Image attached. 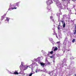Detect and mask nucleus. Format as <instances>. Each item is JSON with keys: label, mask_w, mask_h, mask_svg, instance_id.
<instances>
[{"label": "nucleus", "mask_w": 76, "mask_h": 76, "mask_svg": "<svg viewBox=\"0 0 76 76\" xmlns=\"http://www.w3.org/2000/svg\"><path fill=\"white\" fill-rule=\"evenodd\" d=\"M53 1L54 2H56V6L59 9H67L68 10H69L70 8H69L67 7V4H70V2H65L63 4H61L59 0H53ZM53 0H47L46 3L47 5H50L51 4L53 3ZM62 4H63V6H62Z\"/></svg>", "instance_id": "nucleus-1"}, {"label": "nucleus", "mask_w": 76, "mask_h": 76, "mask_svg": "<svg viewBox=\"0 0 76 76\" xmlns=\"http://www.w3.org/2000/svg\"><path fill=\"white\" fill-rule=\"evenodd\" d=\"M33 66H38V65L37 64V63L36 62H34V61L33 62L32 64L31 65H29L26 66V65H23L22 64V62H21V65H20V69L21 70L22 69H23V70H26L27 69H28V67H29V68H31V69H32L31 72V73H34V74L35 73V72L32 71V68H33Z\"/></svg>", "instance_id": "nucleus-2"}, {"label": "nucleus", "mask_w": 76, "mask_h": 76, "mask_svg": "<svg viewBox=\"0 0 76 76\" xmlns=\"http://www.w3.org/2000/svg\"><path fill=\"white\" fill-rule=\"evenodd\" d=\"M20 3V1H19L17 2L16 3L12 5H11V4H10L8 10H13V9H16L17 7H15L17 6H18V7H19V4Z\"/></svg>", "instance_id": "nucleus-3"}, {"label": "nucleus", "mask_w": 76, "mask_h": 76, "mask_svg": "<svg viewBox=\"0 0 76 76\" xmlns=\"http://www.w3.org/2000/svg\"><path fill=\"white\" fill-rule=\"evenodd\" d=\"M67 59L66 58H64L63 61V64H62L61 66H62V67H63L64 66H67V64H66V61H67Z\"/></svg>", "instance_id": "nucleus-4"}, {"label": "nucleus", "mask_w": 76, "mask_h": 76, "mask_svg": "<svg viewBox=\"0 0 76 76\" xmlns=\"http://www.w3.org/2000/svg\"><path fill=\"white\" fill-rule=\"evenodd\" d=\"M68 40H67V37H66L64 41L63 42V45H64V47H66V44H67V42Z\"/></svg>", "instance_id": "nucleus-5"}, {"label": "nucleus", "mask_w": 76, "mask_h": 76, "mask_svg": "<svg viewBox=\"0 0 76 76\" xmlns=\"http://www.w3.org/2000/svg\"><path fill=\"white\" fill-rule=\"evenodd\" d=\"M41 59V58L40 57H39L38 58H37V59L34 58V61H36V62H38L39 60H40Z\"/></svg>", "instance_id": "nucleus-6"}, {"label": "nucleus", "mask_w": 76, "mask_h": 76, "mask_svg": "<svg viewBox=\"0 0 76 76\" xmlns=\"http://www.w3.org/2000/svg\"><path fill=\"white\" fill-rule=\"evenodd\" d=\"M45 66L50 64V63L48 62V60L47 59V58H46L45 63Z\"/></svg>", "instance_id": "nucleus-7"}, {"label": "nucleus", "mask_w": 76, "mask_h": 76, "mask_svg": "<svg viewBox=\"0 0 76 76\" xmlns=\"http://www.w3.org/2000/svg\"><path fill=\"white\" fill-rule=\"evenodd\" d=\"M9 19H10V18H9V17H7L6 19L5 20V23H9Z\"/></svg>", "instance_id": "nucleus-8"}, {"label": "nucleus", "mask_w": 76, "mask_h": 76, "mask_svg": "<svg viewBox=\"0 0 76 76\" xmlns=\"http://www.w3.org/2000/svg\"><path fill=\"white\" fill-rule=\"evenodd\" d=\"M49 39V40L54 45L55 44V43L54 42V41H53V39L52 38H50Z\"/></svg>", "instance_id": "nucleus-9"}, {"label": "nucleus", "mask_w": 76, "mask_h": 76, "mask_svg": "<svg viewBox=\"0 0 76 76\" xmlns=\"http://www.w3.org/2000/svg\"><path fill=\"white\" fill-rule=\"evenodd\" d=\"M53 72H54V71H53V72H52L51 73H48V74L50 76H55V73H53Z\"/></svg>", "instance_id": "nucleus-10"}, {"label": "nucleus", "mask_w": 76, "mask_h": 76, "mask_svg": "<svg viewBox=\"0 0 76 76\" xmlns=\"http://www.w3.org/2000/svg\"><path fill=\"white\" fill-rule=\"evenodd\" d=\"M43 71L42 70H41L40 69H37L35 71L36 73H37V72H42Z\"/></svg>", "instance_id": "nucleus-11"}, {"label": "nucleus", "mask_w": 76, "mask_h": 76, "mask_svg": "<svg viewBox=\"0 0 76 76\" xmlns=\"http://www.w3.org/2000/svg\"><path fill=\"white\" fill-rule=\"evenodd\" d=\"M58 48H57V47H56V48H54V47H53L52 49V50H54V51H57Z\"/></svg>", "instance_id": "nucleus-12"}, {"label": "nucleus", "mask_w": 76, "mask_h": 76, "mask_svg": "<svg viewBox=\"0 0 76 76\" xmlns=\"http://www.w3.org/2000/svg\"><path fill=\"white\" fill-rule=\"evenodd\" d=\"M47 10H48L49 11H50L51 10V7L50 6H48L47 7Z\"/></svg>", "instance_id": "nucleus-13"}, {"label": "nucleus", "mask_w": 76, "mask_h": 76, "mask_svg": "<svg viewBox=\"0 0 76 76\" xmlns=\"http://www.w3.org/2000/svg\"><path fill=\"white\" fill-rule=\"evenodd\" d=\"M60 64H58L57 65V66H56V69H60V70H61V68H60Z\"/></svg>", "instance_id": "nucleus-14"}, {"label": "nucleus", "mask_w": 76, "mask_h": 76, "mask_svg": "<svg viewBox=\"0 0 76 76\" xmlns=\"http://www.w3.org/2000/svg\"><path fill=\"white\" fill-rule=\"evenodd\" d=\"M67 19V15H63V19Z\"/></svg>", "instance_id": "nucleus-15"}, {"label": "nucleus", "mask_w": 76, "mask_h": 76, "mask_svg": "<svg viewBox=\"0 0 76 76\" xmlns=\"http://www.w3.org/2000/svg\"><path fill=\"white\" fill-rule=\"evenodd\" d=\"M6 15V14H5L3 16H2L1 20H3V19L4 18H5V16Z\"/></svg>", "instance_id": "nucleus-16"}, {"label": "nucleus", "mask_w": 76, "mask_h": 76, "mask_svg": "<svg viewBox=\"0 0 76 76\" xmlns=\"http://www.w3.org/2000/svg\"><path fill=\"white\" fill-rule=\"evenodd\" d=\"M41 66H42L43 67H44V66L45 65V63H44L43 62H42L40 64Z\"/></svg>", "instance_id": "nucleus-17"}, {"label": "nucleus", "mask_w": 76, "mask_h": 76, "mask_svg": "<svg viewBox=\"0 0 76 76\" xmlns=\"http://www.w3.org/2000/svg\"><path fill=\"white\" fill-rule=\"evenodd\" d=\"M13 74H14L15 75H19V73L18 72V71H15L14 72H13Z\"/></svg>", "instance_id": "nucleus-18"}, {"label": "nucleus", "mask_w": 76, "mask_h": 76, "mask_svg": "<svg viewBox=\"0 0 76 76\" xmlns=\"http://www.w3.org/2000/svg\"><path fill=\"white\" fill-rule=\"evenodd\" d=\"M53 35H56V37H57V38H58V37H57V34H56V33L54 31V33H53Z\"/></svg>", "instance_id": "nucleus-19"}, {"label": "nucleus", "mask_w": 76, "mask_h": 76, "mask_svg": "<svg viewBox=\"0 0 76 76\" xmlns=\"http://www.w3.org/2000/svg\"><path fill=\"white\" fill-rule=\"evenodd\" d=\"M8 73H9L10 74H13V71H12V72H11L9 71H8Z\"/></svg>", "instance_id": "nucleus-20"}, {"label": "nucleus", "mask_w": 76, "mask_h": 76, "mask_svg": "<svg viewBox=\"0 0 76 76\" xmlns=\"http://www.w3.org/2000/svg\"><path fill=\"white\" fill-rule=\"evenodd\" d=\"M33 74H34V73H31L30 74H28V76H32Z\"/></svg>", "instance_id": "nucleus-21"}, {"label": "nucleus", "mask_w": 76, "mask_h": 76, "mask_svg": "<svg viewBox=\"0 0 76 76\" xmlns=\"http://www.w3.org/2000/svg\"><path fill=\"white\" fill-rule=\"evenodd\" d=\"M56 44H57L58 45V46H60V42L59 41V42H56Z\"/></svg>", "instance_id": "nucleus-22"}, {"label": "nucleus", "mask_w": 76, "mask_h": 76, "mask_svg": "<svg viewBox=\"0 0 76 76\" xmlns=\"http://www.w3.org/2000/svg\"><path fill=\"white\" fill-rule=\"evenodd\" d=\"M50 19H51V20H53V22H54V20L53 19V17H50Z\"/></svg>", "instance_id": "nucleus-23"}, {"label": "nucleus", "mask_w": 76, "mask_h": 76, "mask_svg": "<svg viewBox=\"0 0 76 76\" xmlns=\"http://www.w3.org/2000/svg\"><path fill=\"white\" fill-rule=\"evenodd\" d=\"M49 53H50L51 54H53V51L52 50L51 52H48V53L49 54Z\"/></svg>", "instance_id": "nucleus-24"}, {"label": "nucleus", "mask_w": 76, "mask_h": 76, "mask_svg": "<svg viewBox=\"0 0 76 76\" xmlns=\"http://www.w3.org/2000/svg\"><path fill=\"white\" fill-rule=\"evenodd\" d=\"M70 59L71 60H73V59H75V58H73V57L71 56L70 57Z\"/></svg>", "instance_id": "nucleus-25"}, {"label": "nucleus", "mask_w": 76, "mask_h": 76, "mask_svg": "<svg viewBox=\"0 0 76 76\" xmlns=\"http://www.w3.org/2000/svg\"><path fill=\"white\" fill-rule=\"evenodd\" d=\"M62 51L64 52H64L66 51V49L65 48V47H64V48L63 49Z\"/></svg>", "instance_id": "nucleus-26"}, {"label": "nucleus", "mask_w": 76, "mask_h": 76, "mask_svg": "<svg viewBox=\"0 0 76 76\" xmlns=\"http://www.w3.org/2000/svg\"><path fill=\"white\" fill-rule=\"evenodd\" d=\"M57 16L58 17V18H60V14L58 13L57 14Z\"/></svg>", "instance_id": "nucleus-27"}, {"label": "nucleus", "mask_w": 76, "mask_h": 76, "mask_svg": "<svg viewBox=\"0 0 76 76\" xmlns=\"http://www.w3.org/2000/svg\"><path fill=\"white\" fill-rule=\"evenodd\" d=\"M43 71L44 72H45V73H47V70H46V69H44Z\"/></svg>", "instance_id": "nucleus-28"}, {"label": "nucleus", "mask_w": 76, "mask_h": 76, "mask_svg": "<svg viewBox=\"0 0 76 76\" xmlns=\"http://www.w3.org/2000/svg\"><path fill=\"white\" fill-rule=\"evenodd\" d=\"M65 26H66V24H65V23H64L63 25V27L65 28Z\"/></svg>", "instance_id": "nucleus-29"}, {"label": "nucleus", "mask_w": 76, "mask_h": 76, "mask_svg": "<svg viewBox=\"0 0 76 76\" xmlns=\"http://www.w3.org/2000/svg\"><path fill=\"white\" fill-rule=\"evenodd\" d=\"M37 62H38V63L39 64H41V63L42 62H41V61H40V60H39Z\"/></svg>", "instance_id": "nucleus-30"}, {"label": "nucleus", "mask_w": 76, "mask_h": 76, "mask_svg": "<svg viewBox=\"0 0 76 76\" xmlns=\"http://www.w3.org/2000/svg\"><path fill=\"white\" fill-rule=\"evenodd\" d=\"M23 72H22V71H21L19 73V74H21V75H22V74H23Z\"/></svg>", "instance_id": "nucleus-31"}, {"label": "nucleus", "mask_w": 76, "mask_h": 76, "mask_svg": "<svg viewBox=\"0 0 76 76\" xmlns=\"http://www.w3.org/2000/svg\"><path fill=\"white\" fill-rule=\"evenodd\" d=\"M68 22H70V17H69L68 18Z\"/></svg>", "instance_id": "nucleus-32"}, {"label": "nucleus", "mask_w": 76, "mask_h": 76, "mask_svg": "<svg viewBox=\"0 0 76 76\" xmlns=\"http://www.w3.org/2000/svg\"><path fill=\"white\" fill-rule=\"evenodd\" d=\"M74 63V62H73V61L71 62V64H72H72H73Z\"/></svg>", "instance_id": "nucleus-33"}, {"label": "nucleus", "mask_w": 76, "mask_h": 76, "mask_svg": "<svg viewBox=\"0 0 76 76\" xmlns=\"http://www.w3.org/2000/svg\"><path fill=\"white\" fill-rule=\"evenodd\" d=\"M61 22L62 23H63V24H64V23H64V21L63 20H62L61 21Z\"/></svg>", "instance_id": "nucleus-34"}, {"label": "nucleus", "mask_w": 76, "mask_h": 76, "mask_svg": "<svg viewBox=\"0 0 76 76\" xmlns=\"http://www.w3.org/2000/svg\"><path fill=\"white\" fill-rule=\"evenodd\" d=\"M75 41V39H73L72 40V42H74Z\"/></svg>", "instance_id": "nucleus-35"}, {"label": "nucleus", "mask_w": 76, "mask_h": 76, "mask_svg": "<svg viewBox=\"0 0 76 76\" xmlns=\"http://www.w3.org/2000/svg\"><path fill=\"white\" fill-rule=\"evenodd\" d=\"M58 22H60L59 23H60V17H58Z\"/></svg>", "instance_id": "nucleus-36"}, {"label": "nucleus", "mask_w": 76, "mask_h": 76, "mask_svg": "<svg viewBox=\"0 0 76 76\" xmlns=\"http://www.w3.org/2000/svg\"><path fill=\"white\" fill-rule=\"evenodd\" d=\"M66 75L67 76H70V74H69V73L66 74Z\"/></svg>", "instance_id": "nucleus-37"}, {"label": "nucleus", "mask_w": 76, "mask_h": 76, "mask_svg": "<svg viewBox=\"0 0 76 76\" xmlns=\"http://www.w3.org/2000/svg\"><path fill=\"white\" fill-rule=\"evenodd\" d=\"M50 58H53L54 57V56H50Z\"/></svg>", "instance_id": "nucleus-38"}, {"label": "nucleus", "mask_w": 76, "mask_h": 76, "mask_svg": "<svg viewBox=\"0 0 76 76\" xmlns=\"http://www.w3.org/2000/svg\"><path fill=\"white\" fill-rule=\"evenodd\" d=\"M41 52H42V53H45V51L42 50L41 51Z\"/></svg>", "instance_id": "nucleus-39"}, {"label": "nucleus", "mask_w": 76, "mask_h": 76, "mask_svg": "<svg viewBox=\"0 0 76 76\" xmlns=\"http://www.w3.org/2000/svg\"><path fill=\"white\" fill-rule=\"evenodd\" d=\"M53 60H55V57H54V56L53 57Z\"/></svg>", "instance_id": "nucleus-40"}, {"label": "nucleus", "mask_w": 76, "mask_h": 76, "mask_svg": "<svg viewBox=\"0 0 76 76\" xmlns=\"http://www.w3.org/2000/svg\"><path fill=\"white\" fill-rule=\"evenodd\" d=\"M58 30H60V27H59V26H58Z\"/></svg>", "instance_id": "nucleus-41"}, {"label": "nucleus", "mask_w": 76, "mask_h": 76, "mask_svg": "<svg viewBox=\"0 0 76 76\" xmlns=\"http://www.w3.org/2000/svg\"><path fill=\"white\" fill-rule=\"evenodd\" d=\"M59 14H60V15H61L62 14V13L61 12V11H60V12Z\"/></svg>", "instance_id": "nucleus-42"}, {"label": "nucleus", "mask_w": 76, "mask_h": 76, "mask_svg": "<svg viewBox=\"0 0 76 76\" xmlns=\"http://www.w3.org/2000/svg\"><path fill=\"white\" fill-rule=\"evenodd\" d=\"M72 1H74V2H75V1H76V0H72Z\"/></svg>", "instance_id": "nucleus-43"}, {"label": "nucleus", "mask_w": 76, "mask_h": 76, "mask_svg": "<svg viewBox=\"0 0 76 76\" xmlns=\"http://www.w3.org/2000/svg\"><path fill=\"white\" fill-rule=\"evenodd\" d=\"M53 61L54 63H55V60H53Z\"/></svg>", "instance_id": "nucleus-44"}, {"label": "nucleus", "mask_w": 76, "mask_h": 76, "mask_svg": "<svg viewBox=\"0 0 76 76\" xmlns=\"http://www.w3.org/2000/svg\"><path fill=\"white\" fill-rule=\"evenodd\" d=\"M68 51H70V49H69L68 50Z\"/></svg>", "instance_id": "nucleus-45"}, {"label": "nucleus", "mask_w": 76, "mask_h": 76, "mask_svg": "<svg viewBox=\"0 0 76 76\" xmlns=\"http://www.w3.org/2000/svg\"><path fill=\"white\" fill-rule=\"evenodd\" d=\"M62 1H66V0H61Z\"/></svg>", "instance_id": "nucleus-46"}, {"label": "nucleus", "mask_w": 76, "mask_h": 76, "mask_svg": "<svg viewBox=\"0 0 76 76\" xmlns=\"http://www.w3.org/2000/svg\"><path fill=\"white\" fill-rule=\"evenodd\" d=\"M59 76H62L61 75H60H60H59Z\"/></svg>", "instance_id": "nucleus-47"}, {"label": "nucleus", "mask_w": 76, "mask_h": 76, "mask_svg": "<svg viewBox=\"0 0 76 76\" xmlns=\"http://www.w3.org/2000/svg\"><path fill=\"white\" fill-rule=\"evenodd\" d=\"M45 53L46 54V55H47V53Z\"/></svg>", "instance_id": "nucleus-48"}, {"label": "nucleus", "mask_w": 76, "mask_h": 76, "mask_svg": "<svg viewBox=\"0 0 76 76\" xmlns=\"http://www.w3.org/2000/svg\"><path fill=\"white\" fill-rule=\"evenodd\" d=\"M74 6V7H75V6Z\"/></svg>", "instance_id": "nucleus-49"}, {"label": "nucleus", "mask_w": 76, "mask_h": 76, "mask_svg": "<svg viewBox=\"0 0 76 76\" xmlns=\"http://www.w3.org/2000/svg\"><path fill=\"white\" fill-rule=\"evenodd\" d=\"M68 69H69V68H68Z\"/></svg>", "instance_id": "nucleus-50"}, {"label": "nucleus", "mask_w": 76, "mask_h": 76, "mask_svg": "<svg viewBox=\"0 0 76 76\" xmlns=\"http://www.w3.org/2000/svg\"><path fill=\"white\" fill-rule=\"evenodd\" d=\"M43 76H45V75H44Z\"/></svg>", "instance_id": "nucleus-51"}, {"label": "nucleus", "mask_w": 76, "mask_h": 76, "mask_svg": "<svg viewBox=\"0 0 76 76\" xmlns=\"http://www.w3.org/2000/svg\"><path fill=\"white\" fill-rule=\"evenodd\" d=\"M68 0V1H69V0Z\"/></svg>", "instance_id": "nucleus-52"}, {"label": "nucleus", "mask_w": 76, "mask_h": 76, "mask_svg": "<svg viewBox=\"0 0 76 76\" xmlns=\"http://www.w3.org/2000/svg\"><path fill=\"white\" fill-rule=\"evenodd\" d=\"M75 75V76H76V74Z\"/></svg>", "instance_id": "nucleus-53"}, {"label": "nucleus", "mask_w": 76, "mask_h": 76, "mask_svg": "<svg viewBox=\"0 0 76 76\" xmlns=\"http://www.w3.org/2000/svg\"><path fill=\"white\" fill-rule=\"evenodd\" d=\"M61 73H62V72Z\"/></svg>", "instance_id": "nucleus-54"}]
</instances>
